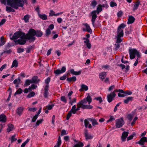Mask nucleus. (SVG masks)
<instances>
[{
	"label": "nucleus",
	"mask_w": 147,
	"mask_h": 147,
	"mask_svg": "<svg viewBox=\"0 0 147 147\" xmlns=\"http://www.w3.org/2000/svg\"><path fill=\"white\" fill-rule=\"evenodd\" d=\"M140 3V2L139 0L136 1L134 5V7L133 8V10L134 11H135L137 10L139 7Z\"/></svg>",
	"instance_id": "obj_19"
},
{
	"label": "nucleus",
	"mask_w": 147,
	"mask_h": 147,
	"mask_svg": "<svg viewBox=\"0 0 147 147\" xmlns=\"http://www.w3.org/2000/svg\"><path fill=\"white\" fill-rule=\"evenodd\" d=\"M115 93L116 92L114 90L112 92L107 95V100L109 102H111L115 97L116 95Z\"/></svg>",
	"instance_id": "obj_9"
},
{
	"label": "nucleus",
	"mask_w": 147,
	"mask_h": 147,
	"mask_svg": "<svg viewBox=\"0 0 147 147\" xmlns=\"http://www.w3.org/2000/svg\"><path fill=\"white\" fill-rule=\"evenodd\" d=\"M43 121V119L37 120L36 123V125L38 126L40 124L42 123Z\"/></svg>",
	"instance_id": "obj_53"
},
{
	"label": "nucleus",
	"mask_w": 147,
	"mask_h": 147,
	"mask_svg": "<svg viewBox=\"0 0 147 147\" xmlns=\"http://www.w3.org/2000/svg\"><path fill=\"white\" fill-rule=\"evenodd\" d=\"M51 78L50 77H48L45 80V83L46 84L45 87H49V83L50 81Z\"/></svg>",
	"instance_id": "obj_33"
},
{
	"label": "nucleus",
	"mask_w": 147,
	"mask_h": 147,
	"mask_svg": "<svg viewBox=\"0 0 147 147\" xmlns=\"http://www.w3.org/2000/svg\"><path fill=\"white\" fill-rule=\"evenodd\" d=\"M83 39L85 40L84 41V42L86 43L87 47L89 49H90L91 48V45L89 39L87 38H84Z\"/></svg>",
	"instance_id": "obj_14"
},
{
	"label": "nucleus",
	"mask_w": 147,
	"mask_h": 147,
	"mask_svg": "<svg viewBox=\"0 0 147 147\" xmlns=\"http://www.w3.org/2000/svg\"><path fill=\"white\" fill-rule=\"evenodd\" d=\"M42 32L40 30L36 31L32 28L30 29L28 32L29 40L30 42H33L36 39V38L34 36H36L38 37H40L42 35Z\"/></svg>",
	"instance_id": "obj_3"
},
{
	"label": "nucleus",
	"mask_w": 147,
	"mask_h": 147,
	"mask_svg": "<svg viewBox=\"0 0 147 147\" xmlns=\"http://www.w3.org/2000/svg\"><path fill=\"white\" fill-rule=\"evenodd\" d=\"M71 114L72 113L70 111L69 112V113L67 114V115L66 118V120H68L69 119L70 117L71 116Z\"/></svg>",
	"instance_id": "obj_59"
},
{
	"label": "nucleus",
	"mask_w": 147,
	"mask_h": 147,
	"mask_svg": "<svg viewBox=\"0 0 147 147\" xmlns=\"http://www.w3.org/2000/svg\"><path fill=\"white\" fill-rule=\"evenodd\" d=\"M16 136V135H14L12 136L11 138V143H12L16 141L17 140V139L15 138Z\"/></svg>",
	"instance_id": "obj_52"
},
{
	"label": "nucleus",
	"mask_w": 147,
	"mask_h": 147,
	"mask_svg": "<svg viewBox=\"0 0 147 147\" xmlns=\"http://www.w3.org/2000/svg\"><path fill=\"white\" fill-rule=\"evenodd\" d=\"M129 53L130 58L131 59H134L136 55L137 57H140L141 54L140 52L136 49H129Z\"/></svg>",
	"instance_id": "obj_7"
},
{
	"label": "nucleus",
	"mask_w": 147,
	"mask_h": 147,
	"mask_svg": "<svg viewBox=\"0 0 147 147\" xmlns=\"http://www.w3.org/2000/svg\"><path fill=\"white\" fill-rule=\"evenodd\" d=\"M133 98L132 97H128L124 100V102L125 104H128L129 101H132Z\"/></svg>",
	"instance_id": "obj_34"
},
{
	"label": "nucleus",
	"mask_w": 147,
	"mask_h": 147,
	"mask_svg": "<svg viewBox=\"0 0 147 147\" xmlns=\"http://www.w3.org/2000/svg\"><path fill=\"white\" fill-rule=\"evenodd\" d=\"M86 28V30L87 32L91 34L92 33V30L91 29L89 25L87 23L83 24Z\"/></svg>",
	"instance_id": "obj_26"
},
{
	"label": "nucleus",
	"mask_w": 147,
	"mask_h": 147,
	"mask_svg": "<svg viewBox=\"0 0 147 147\" xmlns=\"http://www.w3.org/2000/svg\"><path fill=\"white\" fill-rule=\"evenodd\" d=\"M70 112L73 114H75L76 113V105H74L72 107L71 109Z\"/></svg>",
	"instance_id": "obj_39"
},
{
	"label": "nucleus",
	"mask_w": 147,
	"mask_h": 147,
	"mask_svg": "<svg viewBox=\"0 0 147 147\" xmlns=\"http://www.w3.org/2000/svg\"><path fill=\"white\" fill-rule=\"evenodd\" d=\"M49 87H44V93L43 96L45 98H47L48 97L49 93L48 92V90H49Z\"/></svg>",
	"instance_id": "obj_22"
},
{
	"label": "nucleus",
	"mask_w": 147,
	"mask_h": 147,
	"mask_svg": "<svg viewBox=\"0 0 147 147\" xmlns=\"http://www.w3.org/2000/svg\"><path fill=\"white\" fill-rule=\"evenodd\" d=\"M77 108H76V111L80 110V108H81L83 109H85V106H82V104H80L79 102L77 104Z\"/></svg>",
	"instance_id": "obj_31"
},
{
	"label": "nucleus",
	"mask_w": 147,
	"mask_h": 147,
	"mask_svg": "<svg viewBox=\"0 0 147 147\" xmlns=\"http://www.w3.org/2000/svg\"><path fill=\"white\" fill-rule=\"evenodd\" d=\"M133 115L131 114H129L127 116V118L128 120L129 121H131L133 118Z\"/></svg>",
	"instance_id": "obj_58"
},
{
	"label": "nucleus",
	"mask_w": 147,
	"mask_h": 147,
	"mask_svg": "<svg viewBox=\"0 0 147 147\" xmlns=\"http://www.w3.org/2000/svg\"><path fill=\"white\" fill-rule=\"evenodd\" d=\"M51 33V30L49 28H47L46 30L45 36L47 37Z\"/></svg>",
	"instance_id": "obj_46"
},
{
	"label": "nucleus",
	"mask_w": 147,
	"mask_h": 147,
	"mask_svg": "<svg viewBox=\"0 0 147 147\" xmlns=\"http://www.w3.org/2000/svg\"><path fill=\"white\" fill-rule=\"evenodd\" d=\"M35 95L34 92H30L27 96V97L30 98L34 96Z\"/></svg>",
	"instance_id": "obj_49"
},
{
	"label": "nucleus",
	"mask_w": 147,
	"mask_h": 147,
	"mask_svg": "<svg viewBox=\"0 0 147 147\" xmlns=\"http://www.w3.org/2000/svg\"><path fill=\"white\" fill-rule=\"evenodd\" d=\"M24 49L23 48H19L17 49V52L19 53H21L24 52Z\"/></svg>",
	"instance_id": "obj_61"
},
{
	"label": "nucleus",
	"mask_w": 147,
	"mask_h": 147,
	"mask_svg": "<svg viewBox=\"0 0 147 147\" xmlns=\"http://www.w3.org/2000/svg\"><path fill=\"white\" fill-rule=\"evenodd\" d=\"M102 10L101 4L98 5L96 8V10H94L91 12L92 15L91 21L92 24L94 26V23L97 16L96 13L99 14L100 12Z\"/></svg>",
	"instance_id": "obj_6"
},
{
	"label": "nucleus",
	"mask_w": 147,
	"mask_h": 147,
	"mask_svg": "<svg viewBox=\"0 0 147 147\" xmlns=\"http://www.w3.org/2000/svg\"><path fill=\"white\" fill-rule=\"evenodd\" d=\"M31 83H32L31 80L27 79L26 80L25 82L24 86H29Z\"/></svg>",
	"instance_id": "obj_45"
},
{
	"label": "nucleus",
	"mask_w": 147,
	"mask_h": 147,
	"mask_svg": "<svg viewBox=\"0 0 147 147\" xmlns=\"http://www.w3.org/2000/svg\"><path fill=\"white\" fill-rule=\"evenodd\" d=\"M107 75L105 71H103L100 74L99 78L102 81H103Z\"/></svg>",
	"instance_id": "obj_25"
},
{
	"label": "nucleus",
	"mask_w": 147,
	"mask_h": 147,
	"mask_svg": "<svg viewBox=\"0 0 147 147\" xmlns=\"http://www.w3.org/2000/svg\"><path fill=\"white\" fill-rule=\"evenodd\" d=\"M20 82V79L19 78L16 79L13 81V83L14 84H18Z\"/></svg>",
	"instance_id": "obj_51"
},
{
	"label": "nucleus",
	"mask_w": 147,
	"mask_h": 147,
	"mask_svg": "<svg viewBox=\"0 0 147 147\" xmlns=\"http://www.w3.org/2000/svg\"><path fill=\"white\" fill-rule=\"evenodd\" d=\"M84 145L82 142H79L78 144L74 145L73 147H83Z\"/></svg>",
	"instance_id": "obj_42"
},
{
	"label": "nucleus",
	"mask_w": 147,
	"mask_h": 147,
	"mask_svg": "<svg viewBox=\"0 0 147 147\" xmlns=\"http://www.w3.org/2000/svg\"><path fill=\"white\" fill-rule=\"evenodd\" d=\"M115 92H120V93H123L124 94V92L125 91H124L123 90H121V89H115L114 90Z\"/></svg>",
	"instance_id": "obj_63"
},
{
	"label": "nucleus",
	"mask_w": 147,
	"mask_h": 147,
	"mask_svg": "<svg viewBox=\"0 0 147 147\" xmlns=\"http://www.w3.org/2000/svg\"><path fill=\"white\" fill-rule=\"evenodd\" d=\"M125 123L122 117L117 119L116 121L115 126L117 128H119L122 127Z\"/></svg>",
	"instance_id": "obj_8"
},
{
	"label": "nucleus",
	"mask_w": 147,
	"mask_h": 147,
	"mask_svg": "<svg viewBox=\"0 0 147 147\" xmlns=\"http://www.w3.org/2000/svg\"><path fill=\"white\" fill-rule=\"evenodd\" d=\"M7 120L6 116L4 114H1L0 115V122L3 123H5Z\"/></svg>",
	"instance_id": "obj_16"
},
{
	"label": "nucleus",
	"mask_w": 147,
	"mask_h": 147,
	"mask_svg": "<svg viewBox=\"0 0 147 147\" xmlns=\"http://www.w3.org/2000/svg\"><path fill=\"white\" fill-rule=\"evenodd\" d=\"M37 85L34 84H32L31 85V86H30L28 89L29 90H31V89H34L36 88L37 87Z\"/></svg>",
	"instance_id": "obj_50"
},
{
	"label": "nucleus",
	"mask_w": 147,
	"mask_h": 147,
	"mask_svg": "<svg viewBox=\"0 0 147 147\" xmlns=\"http://www.w3.org/2000/svg\"><path fill=\"white\" fill-rule=\"evenodd\" d=\"M83 39L85 40L84 41V42L86 43L87 47L89 49H90L91 48V45L89 39L87 38H84Z\"/></svg>",
	"instance_id": "obj_15"
},
{
	"label": "nucleus",
	"mask_w": 147,
	"mask_h": 147,
	"mask_svg": "<svg viewBox=\"0 0 147 147\" xmlns=\"http://www.w3.org/2000/svg\"><path fill=\"white\" fill-rule=\"evenodd\" d=\"M38 116V115H35V116L33 117L32 120V122H35Z\"/></svg>",
	"instance_id": "obj_60"
},
{
	"label": "nucleus",
	"mask_w": 147,
	"mask_h": 147,
	"mask_svg": "<svg viewBox=\"0 0 147 147\" xmlns=\"http://www.w3.org/2000/svg\"><path fill=\"white\" fill-rule=\"evenodd\" d=\"M77 98L76 97L73 98L72 99H71L69 100V103L71 105H72L74 103H76V102Z\"/></svg>",
	"instance_id": "obj_40"
},
{
	"label": "nucleus",
	"mask_w": 147,
	"mask_h": 147,
	"mask_svg": "<svg viewBox=\"0 0 147 147\" xmlns=\"http://www.w3.org/2000/svg\"><path fill=\"white\" fill-rule=\"evenodd\" d=\"M20 37L21 39H26L29 40V38L28 33L25 34V33L19 31H17L15 32L11 39V40H14Z\"/></svg>",
	"instance_id": "obj_5"
},
{
	"label": "nucleus",
	"mask_w": 147,
	"mask_h": 147,
	"mask_svg": "<svg viewBox=\"0 0 147 147\" xmlns=\"http://www.w3.org/2000/svg\"><path fill=\"white\" fill-rule=\"evenodd\" d=\"M1 42L0 43V46L3 45L5 42V40L4 37L3 36H2L0 39Z\"/></svg>",
	"instance_id": "obj_44"
},
{
	"label": "nucleus",
	"mask_w": 147,
	"mask_h": 147,
	"mask_svg": "<svg viewBox=\"0 0 147 147\" xmlns=\"http://www.w3.org/2000/svg\"><path fill=\"white\" fill-rule=\"evenodd\" d=\"M88 88L87 86L82 84L81 85V88L79 90L80 92H83L84 91H87L88 90Z\"/></svg>",
	"instance_id": "obj_28"
},
{
	"label": "nucleus",
	"mask_w": 147,
	"mask_h": 147,
	"mask_svg": "<svg viewBox=\"0 0 147 147\" xmlns=\"http://www.w3.org/2000/svg\"><path fill=\"white\" fill-rule=\"evenodd\" d=\"M26 39H18L16 41H15L14 42L16 43H17L18 44H19L21 45H24L26 42V41L25 40Z\"/></svg>",
	"instance_id": "obj_13"
},
{
	"label": "nucleus",
	"mask_w": 147,
	"mask_h": 147,
	"mask_svg": "<svg viewBox=\"0 0 147 147\" xmlns=\"http://www.w3.org/2000/svg\"><path fill=\"white\" fill-rule=\"evenodd\" d=\"M66 70V68L64 66H63L61 69V70L59 69H57L56 70H55L54 71V73L57 76L59 75L61 73L65 72Z\"/></svg>",
	"instance_id": "obj_11"
},
{
	"label": "nucleus",
	"mask_w": 147,
	"mask_h": 147,
	"mask_svg": "<svg viewBox=\"0 0 147 147\" xmlns=\"http://www.w3.org/2000/svg\"><path fill=\"white\" fill-rule=\"evenodd\" d=\"M55 12H54L53 10H50V12L49 13V16H55Z\"/></svg>",
	"instance_id": "obj_55"
},
{
	"label": "nucleus",
	"mask_w": 147,
	"mask_h": 147,
	"mask_svg": "<svg viewBox=\"0 0 147 147\" xmlns=\"http://www.w3.org/2000/svg\"><path fill=\"white\" fill-rule=\"evenodd\" d=\"M2 4L5 5L7 2L8 5L11 7L18 9L19 7H22L24 4V1L23 0H0Z\"/></svg>",
	"instance_id": "obj_2"
},
{
	"label": "nucleus",
	"mask_w": 147,
	"mask_h": 147,
	"mask_svg": "<svg viewBox=\"0 0 147 147\" xmlns=\"http://www.w3.org/2000/svg\"><path fill=\"white\" fill-rule=\"evenodd\" d=\"M23 90L21 88H19L14 93V95L16 96L17 94H19L22 93Z\"/></svg>",
	"instance_id": "obj_43"
},
{
	"label": "nucleus",
	"mask_w": 147,
	"mask_h": 147,
	"mask_svg": "<svg viewBox=\"0 0 147 147\" xmlns=\"http://www.w3.org/2000/svg\"><path fill=\"white\" fill-rule=\"evenodd\" d=\"M89 120L88 119L84 120V126L86 128L88 127L89 128H91L92 126L89 123Z\"/></svg>",
	"instance_id": "obj_21"
},
{
	"label": "nucleus",
	"mask_w": 147,
	"mask_h": 147,
	"mask_svg": "<svg viewBox=\"0 0 147 147\" xmlns=\"http://www.w3.org/2000/svg\"><path fill=\"white\" fill-rule=\"evenodd\" d=\"M129 132H123L122 135L121 139L123 142L125 141L126 138L128 136Z\"/></svg>",
	"instance_id": "obj_24"
},
{
	"label": "nucleus",
	"mask_w": 147,
	"mask_h": 147,
	"mask_svg": "<svg viewBox=\"0 0 147 147\" xmlns=\"http://www.w3.org/2000/svg\"><path fill=\"white\" fill-rule=\"evenodd\" d=\"M92 101V98L91 97L88 95L86 98L81 100L79 102L82 104V106H85V109H92L93 107L92 106L89 105Z\"/></svg>",
	"instance_id": "obj_4"
},
{
	"label": "nucleus",
	"mask_w": 147,
	"mask_h": 147,
	"mask_svg": "<svg viewBox=\"0 0 147 147\" xmlns=\"http://www.w3.org/2000/svg\"><path fill=\"white\" fill-rule=\"evenodd\" d=\"M54 106V105H49L47 106L46 107L49 110H51Z\"/></svg>",
	"instance_id": "obj_62"
},
{
	"label": "nucleus",
	"mask_w": 147,
	"mask_h": 147,
	"mask_svg": "<svg viewBox=\"0 0 147 147\" xmlns=\"http://www.w3.org/2000/svg\"><path fill=\"white\" fill-rule=\"evenodd\" d=\"M61 100L65 103L67 102V99L65 96H62L61 97Z\"/></svg>",
	"instance_id": "obj_47"
},
{
	"label": "nucleus",
	"mask_w": 147,
	"mask_h": 147,
	"mask_svg": "<svg viewBox=\"0 0 147 147\" xmlns=\"http://www.w3.org/2000/svg\"><path fill=\"white\" fill-rule=\"evenodd\" d=\"M38 16L40 19L43 20H46L47 19V16L45 14H41L40 13Z\"/></svg>",
	"instance_id": "obj_35"
},
{
	"label": "nucleus",
	"mask_w": 147,
	"mask_h": 147,
	"mask_svg": "<svg viewBox=\"0 0 147 147\" xmlns=\"http://www.w3.org/2000/svg\"><path fill=\"white\" fill-rule=\"evenodd\" d=\"M123 14V12L122 11H119L117 13V16L118 17H121Z\"/></svg>",
	"instance_id": "obj_56"
},
{
	"label": "nucleus",
	"mask_w": 147,
	"mask_h": 147,
	"mask_svg": "<svg viewBox=\"0 0 147 147\" xmlns=\"http://www.w3.org/2000/svg\"><path fill=\"white\" fill-rule=\"evenodd\" d=\"M6 11L8 12H14L15 10L12 9L11 7L7 6L6 7Z\"/></svg>",
	"instance_id": "obj_41"
},
{
	"label": "nucleus",
	"mask_w": 147,
	"mask_h": 147,
	"mask_svg": "<svg viewBox=\"0 0 147 147\" xmlns=\"http://www.w3.org/2000/svg\"><path fill=\"white\" fill-rule=\"evenodd\" d=\"M73 93V92L72 91H71L69 92L67 95V97L69 100L71 99V96Z\"/></svg>",
	"instance_id": "obj_48"
},
{
	"label": "nucleus",
	"mask_w": 147,
	"mask_h": 147,
	"mask_svg": "<svg viewBox=\"0 0 147 147\" xmlns=\"http://www.w3.org/2000/svg\"><path fill=\"white\" fill-rule=\"evenodd\" d=\"M24 109V108L22 107H18L16 111V113L20 116L22 114Z\"/></svg>",
	"instance_id": "obj_17"
},
{
	"label": "nucleus",
	"mask_w": 147,
	"mask_h": 147,
	"mask_svg": "<svg viewBox=\"0 0 147 147\" xmlns=\"http://www.w3.org/2000/svg\"><path fill=\"white\" fill-rule=\"evenodd\" d=\"M84 134L86 140H91L93 138V136L89 133L88 130L86 129H84Z\"/></svg>",
	"instance_id": "obj_10"
},
{
	"label": "nucleus",
	"mask_w": 147,
	"mask_h": 147,
	"mask_svg": "<svg viewBox=\"0 0 147 147\" xmlns=\"http://www.w3.org/2000/svg\"><path fill=\"white\" fill-rule=\"evenodd\" d=\"M97 3V2L96 0H93L91 1L90 5L93 8H94L96 6Z\"/></svg>",
	"instance_id": "obj_38"
},
{
	"label": "nucleus",
	"mask_w": 147,
	"mask_h": 147,
	"mask_svg": "<svg viewBox=\"0 0 147 147\" xmlns=\"http://www.w3.org/2000/svg\"><path fill=\"white\" fill-rule=\"evenodd\" d=\"M126 26V25L123 23L121 24L118 27L117 30V40L116 41V44H115V49L117 50H118L120 47L119 43L122 41V40L121 37L123 36L124 33L123 30L122 28H124Z\"/></svg>",
	"instance_id": "obj_1"
},
{
	"label": "nucleus",
	"mask_w": 147,
	"mask_h": 147,
	"mask_svg": "<svg viewBox=\"0 0 147 147\" xmlns=\"http://www.w3.org/2000/svg\"><path fill=\"white\" fill-rule=\"evenodd\" d=\"M135 20V18L132 16H129L127 24H129L133 23Z\"/></svg>",
	"instance_id": "obj_20"
},
{
	"label": "nucleus",
	"mask_w": 147,
	"mask_h": 147,
	"mask_svg": "<svg viewBox=\"0 0 147 147\" xmlns=\"http://www.w3.org/2000/svg\"><path fill=\"white\" fill-rule=\"evenodd\" d=\"M18 63L17 60H15L13 62L12 65L11 66V67H17L18 66Z\"/></svg>",
	"instance_id": "obj_36"
},
{
	"label": "nucleus",
	"mask_w": 147,
	"mask_h": 147,
	"mask_svg": "<svg viewBox=\"0 0 147 147\" xmlns=\"http://www.w3.org/2000/svg\"><path fill=\"white\" fill-rule=\"evenodd\" d=\"M8 127L7 129V131L9 133L11 131L13 130L14 129V125L11 123H9L7 125Z\"/></svg>",
	"instance_id": "obj_23"
},
{
	"label": "nucleus",
	"mask_w": 147,
	"mask_h": 147,
	"mask_svg": "<svg viewBox=\"0 0 147 147\" xmlns=\"http://www.w3.org/2000/svg\"><path fill=\"white\" fill-rule=\"evenodd\" d=\"M124 94H127L128 95H130L132 94V92L129 90H126L124 92Z\"/></svg>",
	"instance_id": "obj_64"
},
{
	"label": "nucleus",
	"mask_w": 147,
	"mask_h": 147,
	"mask_svg": "<svg viewBox=\"0 0 147 147\" xmlns=\"http://www.w3.org/2000/svg\"><path fill=\"white\" fill-rule=\"evenodd\" d=\"M88 119L92 122V125L93 126H95L96 125L98 124V123L97 122L96 120L95 119L93 118H88Z\"/></svg>",
	"instance_id": "obj_29"
},
{
	"label": "nucleus",
	"mask_w": 147,
	"mask_h": 147,
	"mask_svg": "<svg viewBox=\"0 0 147 147\" xmlns=\"http://www.w3.org/2000/svg\"><path fill=\"white\" fill-rule=\"evenodd\" d=\"M76 80V78L75 76H73L71 77L68 78L67 79V80L69 82H74Z\"/></svg>",
	"instance_id": "obj_32"
},
{
	"label": "nucleus",
	"mask_w": 147,
	"mask_h": 147,
	"mask_svg": "<svg viewBox=\"0 0 147 147\" xmlns=\"http://www.w3.org/2000/svg\"><path fill=\"white\" fill-rule=\"evenodd\" d=\"M12 52V51L11 49H10L9 50H6V51H4L2 53V54H3L6 53L7 54H10Z\"/></svg>",
	"instance_id": "obj_54"
},
{
	"label": "nucleus",
	"mask_w": 147,
	"mask_h": 147,
	"mask_svg": "<svg viewBox=\"0 0 147 147\" xmlns=\"http://www.w3.org/2000/svg\"><path fill=\"white\" fill-rule=\"evenodd\" d=\"M31 81L32 83L37 84L40 81V80L38 78L37 76H34L32 77Z\"/></svg>",
	"instance_id": "obj_18"
},
{
	"label": "nucleus",
	"mask_w": 147,
	"mask_h": 147,
	"mask_svg": "<svg viewBox=\"0 0 147 147\" xmlns=\"http://www.w3.org/2000/svg\"><path fill=\"white\" fill-rule=\"evenodd\" d=\"M145 142H147V138L145 137L142 138L140 141L136 142V144H139L140 145H144Z\"/></svg>",
	"instance_id": "obj_12"
},
{
	"label": "nucleus",
	"mask_w": 147,
	"mask_h": 147,
	"mask_svg": "<svg viewBox=\"0 0 147 147\" xmlns=\"http://www.w3.org/2000/svg\"><path fill=\"white\" fill-rule=\"evenodd\" d=\"M70 73L73 75H80L81 73V71H74L73 69H71L70 70Z\"/></svg>",
	"instance_id": "obj_27"
},
{
	"label": "nucleus",
	"mask_w": 147,
	"mask_h": 147,
	"mask_svg": "<svg viewBox=\"0 0 147 147\" xmlns=\"http://www.w3.org/2000/svg\"><path fill=\"white\" fill-rule=\"evenodd\" d=\"M110 6L111 7H114L115 6H116L117 5V4L116 3L113 1H111L110 3Z\"/></svg>",
	"instance_id": "obj_57"
},
{
	"label": "nucleus",
	"mask_w": 147,
	"mask_h": 147,
	"mask_svg": "<svg viewBox=\"0 0 147 147\" xmlns=\"http://www.w3.org/2000/svg\"><path fill=\"white\" fill-rule=\"evenodd\" d=\"M31 16L28 14H27L24 16V18L22 19L24 20L25 23H27L28 22L29 19Z\"/></svg>",
	"instance_id": "obj_30"
},
{
	"label": "nucleus",
	"mask_w": 147,
	"mask_h": 147,
	"mask_svg": "<svg viewBox=\"0 0 147 147\" xmlns=\"http://www.w3.org/2000/svg\"><path fill=\"white\" fill-rule=\"evenodd\" d=\"M61 143V140L60 137L59 136L58 140L57 142V144L54 146V147H59Z\"/></svg>",
	"instance_id": "obj_37"
}]
</instances>
